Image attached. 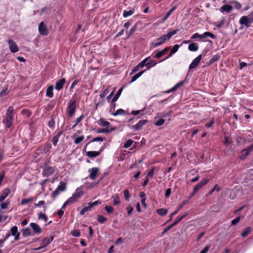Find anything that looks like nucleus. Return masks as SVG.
I'll return each mask as SVG.
<instances>
[{
  "label": "nucleus",
  "instance_id": "1a4fd4ad",
  "mask_svg": "<svg viewBox=\"0 0 253 253\" xmlns=\"http://www.w3.org/2000/svg\"><path fill=\"white\" fill-rule=\"evenodd\" d=\"M99 171V169L97 167L89 169H88V172H89V178L92 180H95L97 177Z\"/></svg>",
  "mask_w": 253,
  "mask_h": 253
},
{
  "label": "nucleus",
  "instance_id": "20e7f679",
  "mask_svg": "<svg viewBox=\"0 0 253 253\" xmlns=\"http://www.w3.org/2000/svg\"><path fill=\"white\" fill-rule=\"evenodd\" d=\"M205 53H203L198 55L196 58H195L190 64L189 66V69L191 70L196 68L198 67L202 58L205 56Z\"/></svg>",
  "mask_w": 253,
  "mask_h": 253
},
{
  "label": "nucleus",
  "instance_id": "5701e85b",
  "mask_svg": "<svg viewBox=\"0 0 253 253\" xmlns=\"http://www.w3.org/2000/svg\"><path fill=\"white\" fill-rule=\"evenodd\" d=\"M232 9V6L230 5L226 4L222 6L220 8V11L222 12H226L227 13L230 12Z\"/></svg>",
  "mask_w": 253,
  "mask_h": 253
},
{
  "label": "nucleus",
  "instance_id": "ddd939ff",
  "mask_svg": "<svg viewBox=\"0 0 253 253\" xmlns=\"http://www.w3.org/2000/svg\"><path fill=\"white\" fill-rule=\"evenodd\" d=\"M103 148H101L99 151H90L86 153V155L90 158H93L98 156L103 151Z\"/></svg>",
  "mask_w": 253,
  "mask_h": 253
},
{
  "label": "nucleus",
  "instance_id": "c756f323",
  "mask_svg": "<svg viewBox=\"0 0 253 253\" xmlns=\"http://www.w3.org/2000/svg\"><path fill=\"white\" fill-rule=\"evenodd\" d=\"M134 12V9H130L129 10H124L123 12V16L125 18L132 15Z\"/></svg>",
  "mask_w": 253,
  "mask_h": 253
},
{
  "label": "nucleus",
  "instance_id": "6e6d98bb",
  "mask_svg": "<svg viewBox=\"0 0 253 253\" xmlns=\"http://www.w3.org/2000/svg\"><path fill=\"white\" fill-rule=\"evenodd\" d=\"M8 93V89L7 87L3 88L0 92V97L6 95Z\"/></svg>",
  "mask_w": 253,
  "mask_h": 253
},
{
  "label": "nucleus",
  "instance_id": "338daca9",
  "mask_svg": "<svg viewBox=\"0 0 253 253\" xmlns=\"http://www.w3.org/2000/svg\"><path fill=\"white\" fill-rule=\"evenodd\" d=\"M154 169L152 168L148 171L146 176H147V177H152L154 175Z\"/></svg>",
  "mask_w": 253,
  "mask_h": 253
},
{
  "label": "nucleus",
  "instance_id": "aec40b11",
  "mask_svg": "<svg viewBox=\"0 0 253 253\" xmlns=\"http://www.w3.org/2000/svg\"><path fill=\"white\" fill-rule=\"evenodd\" d=\"M179 45L178 44H175L172 49L171 50V51H170L169 53V54L168 56L165 58V59H162L161 61H160V62H162V61H164L165 59H168L170 57H171L173 54H174L175 53H176L179 47Z\"/></svg>",
  "mask_w": 253,
  "mask_h": 253
},
{
  "label": "nucleus",
  "instance_id": "473e14b6",
  "mask_svg": "<svg viewBox=\"0 0 253 253\" xmlns=\"http://www.w3.org/2000/svg\"><path fill=\"white\" fill-rule=\"evenodd\" d=\"M112 199H113V204L114 205H119L121 203V201L120 200L119 197L118 195L116 194L112 196Z\"/></svg>",
  "mask_w": 253,
  "mask_h": 253
},
{
  "label": "nucleus",
  "instance_id": "052dcab7",
  "mask_svg": "<svg viewBox=\"0 0 253 253\" xmlns=\"http://www.w3.org/2000/svg\"><path fill=\"white\" fill-rule=\"evenodd\" d=\"M142 68V66H140V64L139 63L137 66H136L134 69L132 70L131 73H130V75L132 74H133L136 72H137L138 70H139L140 69Z\"/></svg>",
  "mask_w": 253,
  "mask_h": 253
},
{
  "label": "nucleus",
  "instance_id": "4c0bfd02",
  "mask_svg": "<svg viewBox=\"0 0 253 253\" xmlns=\"http://www.w3.org/2000/svg\"><path fill=\"white\" fill-rule=\"evenodd\" d=\"M38 215L39 219H43L45 222L47 221L48 218L45 214L42 212H39Z\"/></svg>",
  "mask_w": 253,
  "mask_h": 253
},
{
  "label": "nucleus",
  "instance_id": "bb28decb",
  "mask_svg": "<svg viewBox=\"0 0 253 253\" xmlns=\"http://www.w3.org/2000/svg\"><path fill=\"white\" fill-rule=\"evenodd\" d=\"M62 132L61 131L59 132L55 136H54L52 139V142L53 145L55 146L57 145V143L58 141L59 138L61 135Z\"/></svg>",
  "mask_w": 253,
  "mask_h": 253
},
{
  "label": "nucleus",
  "instance_id": "79ce46f5",
  "mask_svg": "<svg viewBox=\"0 0 253 253\" xmlns=\"http://www.w3.org/2000/svg\"><path fill=\"white\" fill-rule=\"evenodd\" d=\"M230 3L233 4L235 8L237 9H240L242 7V5L238 1H232Z\"/></svg>",
  "mask_w": 253,
  "mask_h": 253
},
{
  "label": "nucleus",
  "instance_id": "72a5a7b5",
  "mask_svg": "<svg viewBox=\"0 0 253 253\" xmlns=\"http://www.w3.org/2000/svg\"><path fill=\"white\" fill-rule=\"evenodd\" d=\"M176 8L177 7L175 6L171 8L165 16L163 19V21L167 20L169 18V17L171 14V13L176 9Z\"/></svg>",
  "mask_w": 253,
  "mask_h": 253
},
{
  "label": "nucleus",
  "instance_id": "393cba45",
  "mask_svg": "<svg viewBox=\"0 0 253 253\" xmlns=\"http://www.w3.org/2000/svg\"><path fill=\"white\" fill-rule=\"evenodd\" d=\"M53 86L52 85L49 86L46 91V96L49 98H52L53 96Z\"/></svg>",
  "mask_w": 253,
  "mask_h": 253
},
{
  "label": "nucleus",
  "instance_id": "0e129e2a",
  "mask_svg": "<svg viewBox=\"0 0 253 253\" xmlns=\"http://www.w3.org/2000/svg\"><path fill=\"white\" fill-rule=\"evenodd\" d=\"M107 93H108V89L106 88L103 91L100 92V93L99 94V96L102 98H104L107 95Z\"/></svg>",
  "mask_w": 253,
  "mask_h": 253
},
{
  "label": "nucleus",
  "instance_id": "8fccbe9b",
  "mask_svg": "<svg viewBox=\"0 0 253 253\" xmlns=\"http://www.w3.org/2000/svg\"><path fill=\"white\" fill-rule=\"evenodd\" d=\"M10 202L9 201H6L5 202H1L0 204V208L1 209H6L7 208V206L9 205Z\"/></svg>",
  "mask_w": 253,
  "mask_h": 253
},
{
  "label": "nucleus",
  "instance_id": "58836bf2",
  "mask_svg": "<svg viewBox=\"0 0 253 253\" xmlns=\"http://www.w3.org/2000/svg\"><path fill=\"white\" fill-rule=\"evenodd\" d=\"M219 58V55H218L217 54H215L214 55L209 61V63H208V65H211V64H212L213 63H214V62L217 61L218 60V59Z\"/></svg>",
  "mask_w": 253,
  "mask_h": 253
},
{
  "label": "nucleus",
  "instance_id": "37998d69",
  "mask_svg": "<svg viewBox=\"0 0 253 253\" xmlns=\"http://www.w3.org/2000/svg\"><path fill=\"white\" fill-rule=\"evenodd\" d=\"M136 25L135 24L134 26H133V27H131V28L129 30V32H128L127 33V37H129L130 36H131L132 35H133L134 34V33L135 32V31H136Z\"/></svg>",
  "mask_w": 253,
  "mask_h": 253
},
{
  "label": "nucleus",
  "instance_id": "de8ad7c7",
  "mask_svg": "<svg viewBox=\"0 0 253 253\" xmlns=\"http://www.w3.org/2000/svg\"><path fill=\"white\" fill-rule=\"evenodd\" d=\"M61 192V191H60L59 190H58V189L56 188V189L51 193V196L53 199L54 200L55 199Z\"/></svg>",
  "mask_w": 253,
  "mask_h": 253
},
{
  "label": "nucleus",
  "instance_id": "c03bdc74",
  "mask_svg": "<svg viewBox=\"0 0 253 253\" xmlns=\"http://www.w3.org/2000/svg\"><path fill=\"white\" fill-rule=\"evenodd\" d=\"M23 234L24 236L27 237L32 235L30 229L26 228L25 229H23Z\"/></svg>",
  "mask_w": 253,
  "mask_h": 253
},
{
  "label": "nucleus",
  "instance_id": "4d7b16f0",
  "mask_svg": "<svg viewBox=\"0 0 253 253\" xmlns=\"http://www.w3.org/2000/svg\"><path fill=\"white\" fill-rule=\"evenodd\" d=\"M104 209L108 213H112L114 211V208L110 206H105Z\"/></svg>",
  "mask_w": 253,
  "mask_h": 253
},
{
  "label": "nucleus",
  "instance_id": "ea45409f",
  "mask_svg": "<svg viewBox=\"0 0 253 253\" xmlns=\"http://www.w3.org/2000/svg\"><path fill=\"white\" fill-rule=\"evenodd\" d=\"M122 90H123V88H120L118 91L117 93L115 95V96L112 98V102H115L118 100V99L119 98V96H120V95L122 92Z\"/></svg>",
  "mask_w": 253,
  "mask_h": 253
},
{
  "label": "nucleus",
  "instance_id": "5fc2aeb1",
  "mask_svg": "<svg viewBox=\"0 0 253 253\" xmlns=\"http://www.w3.org/2000/svg\"><path fill=\"white\" fill-rule=\"evenodd\" d=\"M165 123V120L163 119H160L159 120L155 123V125L156 126H161Z\"/></svg>",
  "mask_w": 253,
  "mask_h": 253
},
{
  "label": "nucleus",
  "instance_id": "774afa93",
  "mask_svg": "<svg viewBox=\"0 0 253 253\" xmlns=\"http://www.w3.org/2000/svg\"><path fill=\"white\" fill-rule=\"evenodd\" d=\"M172 110H169L168 112L165 113L163 112L161 113V117L163 118H166L167 116H169L170 114L172 113Z\"/></svg>",
  "mask_w": 253,
  "mask_h": 253
},
{
  "label": "nucleus",
  "instance_id": "69168bd1",
  "mask_svg": "<svg viewBox=\"0 0 253 253\" xmlns=\"http://www.w3.org/2000/svg\"><path fill=\"white\" fill-rule=\"evenodd\" d=\"M80 232L78 230H74L72 232V235L74 237H78L80 236Z\"/></svg>",
  "mask_w": 253,
  "mask_h": 253
},
{
  "label": "nucleus",
  "instance_id": "7ed1b4c3",
  "mask_svg": "<svg viewBox=\"0 0 253 253\" xmlns=\"http://www.w3.org/2000/svg\"><path fill=\"white\" fill-rule=\"evenodd\" d=\"M55 171V169L47 165L45 163L43 165L42 175L44 176H49L52 175Z\"/></svg>",
  "mask_w": 253,
  "mask_h": 253
},
{
  "label": "nucleus",
  "instance_id": "e433bc0d",
  "mask_svg": "<svg viewBox=\"0 0 253 253\" xmlns=\"http://www.w3.org/2000/svg\"><path fill=\"white\" fill-rule=\"evenodd\" d=\"M145 71V70L141 71L139 72L138 73L135 75L132 78L131 83L134 82L138 78H139Z\"/></svg>",
  "mask_w": 253,
  "mask_h": 253
},
{
  "label": "nucleus",
  "instance_id": "4be33fe9",
  "mask_svg": "<svg viewBox=\"0 0 253 253\" xmlns=\"http://www.w3.org/2000/svg\"><path fill=\"white\" fill-rule=\"evenodd\" d=\"M170 38H171L168 33L167 35H165L158 38V40H161L162 42H161L159 43L158 44H157V45H162L164 42H165L169 40Z\"/></svg>",
  "mask_w": 253,
  "mask_h": 253
},
{
  "label": "nucleus",
  "instance_id": "13d9d810",
  "mask_svg": "<svg viewBox=\"0 0 253 253\" xmlns=\"http://www.w3.org/2000/svg\"><path fill=\"white\" fill-rule=\"evenodd\" d=\"M51 148V145L50 144L45 145L43 148V151L44 153L48 152L50 148Z\"/></svg>",
  "mask_w": 253,
  "mask_h": 253
},
{
  "label": "nucleus",
  "instance_id": "f03ea898",
  "mask_svg": "<svg viewBox=\"0 0 253 253\" xmlns=\"http://www.w3.org/2000/svg\"><path fill=\"white\" fill-rule=\"evenodd\" d=\"M76 109V102L74 99H71L68 104L67 111L68 116L72 117L74 114Z\"/></svg>",
  "mask_w": 253,
  "mask_h": 253
},
{
  "label": "nucleus",
  "instance_id": "9b49d317",
  "mask_svg": "<svg viewBox=\"0 0 253 253\" xmlns=\"http://www.w3.org/2000/svg\"><path fill=\"white\" fill-rule=\"evenodd\" d=\"M39 33L43 36H46L48 34V31L46 27L44 25L43 22H41L39 25Z\"/></svg>",
  "mask_w": 253,
  "mask_h": 253
},
{
  "label": "nucleus",
  "instance_id": "f3484780",
  "mask_svg": "<svg viewBox=\"0 0 253 253\" xmlns=\"http://www.w3.org/2000/svg\"><path fill=\"white\" fill-rule=\"evenodd\" d=\"M65 83V79L64 78L61 79L56 83L55 88L57 90H60L63 88Z\"/></svg>",
  "mask_w": 253,
  "mask_h": 253
},
{
  "label": "nucleus",
  "instance_id": "f8f14e48",
  "mask_svg": "<svg viewBox=\"0 0 253 253\" xmlns=\"http://www.w3.org/2000/svg\"><path fill=\"white\" fill-rule=\"evenodd\" d=\"M30 226L32 228L34 234H40L42 233L41 228L37 223L32 222L30 224Z\"/></svg>",
  "mask_w": 253,
  "mask_h": 253
},
{
  "label": "nucleus",
  "instance_id": "603ef678",
  "mask_svg": "<svg viewBox=\"0 0 253 253\" xmlns=\"http://www.w3.org/2000/svg\"><path fill=\"white\" fill-rule=\"evenodd\" d=\"M124 197H125V200L126 201H128L129 199L130 198V195H129V192L128 190L125 189L124 191Z\"/></svg>",
  "mask_w": 253,
  "mask_h": 253
},
{
  "label": "nucleus",
  "instance_id": "2f4dec72",
  "mask_svg": "<svg viewBox=\"0 0 253 253\" xmlns=\"http://www.w3.org/2000/svg\"><path fill=\"white\" fill-rule=\"evenodd\" d=\"M249 155V154L247 152L246 150L243 149L241 152V155L239 156V158L241 160H244Z\"/></svg>",
  "mask_w": 253,
  "mask_h": 253
},
{
  "label": "nucleus",
  "instance_id": "f704fd0d",
  "mask_svg": "<svg viewBox=\"0 0 253 253\" xmlns=\"http://www.w3.org/2000/svg\"><path fill=\"white\" fill-rule=\"evenodd\" d=\"M149 58H150V56L148 57L145 58L142 61H141L139 63L140 66H142V67L143 68L144 66H149L148 62V60H149Z\"/></svg>",
  "mask_w": 253,
  "mask_h": 253
},
{
  "label": "nucleus",
  "instance_id": "09e8293b",
  "mask_svg": "<svg viewBox=\"0 0 253 253\" xmlns=\"http://www.w3.org/2000/svg\"><path fill=\"white\" fill-rule=\"evenodd\" d=\"M133 143V141L131 139H128L127 141L125 143L124 147L125 148H128L131 146L132 143Z\"/></svg>",
  "mask_w": 253,
  "mask_h": 253
},
{
  "label": "nucleus",
  "instance_id": "49530a36",
  "mask_svg": "<svg viewBox=\"0 0 253 253\" xmlns=\"http://www.w3.org/2000/svg\"><path fill=\"white\" fill-rule=\"evenodd\" d=\"M97 220L100 223H103L107 221V218L104 217L103 215H98L97 216Z\"/></svg>",
  "mask_w": 253,
  "mask_h": 253
},
{
  "label": "nucleus",
  "instance_id": "0eeeda50",
  "mask_svg": "<svg viewBox=\"0 0 253 253\" xmlns=\"http://www.w3.org/2000/svg\"><path fill=\"white\" fill-rule=\"evenodd\" d=\"M187 214L185 213L181 216H178L174 221L171 224L169 225L167 228H166L163 232V234H164L169 231L172 227L176 225L179 222H180Z\"/></svg>",
  "mask_w": 253,
  "mask_h": 253
},
{
  "label": "nucleus",
  "instance_id": "a19ab883",
  "mask_svg": "<svg viewBox=\"0 0 253 253\" xmlns=\"http://www.w3.org/2000/svg\"><path fill=\"white\" fill-rule=\"evenodd\" d=\"M125 111L122 109H119L117 110L115 113L113 114V115L115 116L120 115H125Z\"/></svg>",
  "mask_w": 253,
  "mask_h": 253
},
{
  "label": "nucleus",
  "instance_id": "a18cd8bd",
  "mask_svg": "<svg viewBox=\"0 0 253 253\" xmlns=\"http://www.w3.org/2000/svg\"><path fill=\"white\" fill-rule=\"evenodd\" d=\"M34 200L33 198H30L29 199H24L21 201V205H24L28 204L29 202H32Z\"/></svg>",
  "mask_w": 253,
  "mask_h": 253
},
{
  "label": "nucleus",
  "instance_id": "423d86ee",
  "mask_svg": "<svg viewBox=\"0 0 253 253\" xmlns=\"http://www.w3.org/2000/svg\"><path fill=\"white\" fill-rule=\"evenodd\" d=\"M250 16H243L241 17L239 20V23L241 25H245L247 28L251 26L252 23L251 18Z\"/></svg>",
  "mask_w": 253,
  "mask_h": 253
},
{
  "label": "nucleus",
  "instance_id": "dca6fc26",
  "mask_svg": "<svg viewBox=\"0 0 253 253\" xmlns=\"http://www.w3.org/2000/svg\"><path fill=\"white\" fill-rule=\"evenodd\" d=\"M76 199H79L84 195V192L81 187H78L72 195Z\"/></svg>",
  "mask_w": 253,
  "mask_h": 253
},
{
  "label": "nucleus",
  "instance_id": "9d476101",
  "mask_svg": "<svg viewBox=\"0 0 253 253\" xmlns=\"http://www.w3.org/2000/svg\"><path fill=\"white\" fill-rule=\"evenodd\" d=\"M209 182V179L208 178H205L201 182H200L198 184L195 186L193 188V191L194 192H197L202 187L205 185Z\"/></svg>",
  "mask_w": 253,
  "mask_h": 253
},
{
  "label": "nucleus",
  "instance_id": "864d4df0",
  "mask_svg": "<svg viewBox=\"0 0 253 253\" xmlns=\"http://www.w3.org/2000/svg\"><path fill=\"white\" fill-rule=\"evenodd\" d=\"M76 199L73 195L70 197L66 201L69 204H74L76 202Z\"/></svg>",
  "mask_w": 253,
  "mask_h": 253
},
{
  "label": "nucleus",
  "instance_id": "6e6552de",
  "mask_svg": "<svg viewBox=\"0 0 253 253\" xmlns=\"http://www.w3.org/2000/svg\"><path fill=\"white\" fill-rule=\"evenodd\" d=\"M7 42L9 45V48L11 52L15 53L19 51L18 45L13 40H8Z\"/></svg>",
  "mask_w": 253,
  "mask_h": 253
},
{
  "label": "nucleus",
  "instance_id": "b1692460",
  "mask_svg": "<svg viewBox=\"0 0 253 253\" xmlns=\"http://www.w3.org/2000/svg\"><path fill=\"white\" fill-rule=\"evenodd\" d=\"M188 48L190 51H196L199 48L198 44L195 42L191 43L189 45Z\"/></svg>",
  "mask_w": 253,
  "mask_h": 253
},
{
  "label": "nucleus",
  "instance_id": "7c9ffc66",
  "mask_svg": "<svg viewBox=\"0 0 253 253\" xmlns=\"http://www.w3.org/2000/svg\"><path fill=\"white\" fill-rule=\"evenodd\" d=\"M168 211V210L163 208L159 209L157 210V213L163 216L166 215Z\"/></svg>",
  "mask_w": 253,
  "mask_h": 253
},
{
  "label": "nucleus",
  "instance_id": "680f3d73",
  "mask_svg": "<svg viewBox=\"0 0 253 253\" xmlns=\"http://www.w3.org/2000/svg\"><path fill=\"white\" fill-rule=\"evenodd\" d=\"M240 216L237 217L236 218L233 219L231 221V223L233 225L237 224L240 220Z\"/></svg>",
  "mask_w": 253,
  "mask_h": 253
},
{
  "label": "nucleus",
  "instance_id": "6ab92c4d",
  "mask_svg": "<svg viewBox=\"0 0 253 253\" xmlns=\"http://www.w3.org/2000/svg\"><path fill=\"white\" fill-rule=\"evenodd\" d=\"M185 83V81H181L177 84H176L174 86H173L171 89L165 91L166 93H169L171 92H173L175 91L177 89H178L179 87L182 86Z\"/></svg>",
  "mask_w": 253,
  "mask_h": 253
},
{
  "label": "nucleus",
  "instance_id": "c9c22d12",
  "mask_svg": "<svg viewBox=\"0 0 253 253\" xmlns=\"http://www.w3.org/2000/svg\"><path fill=\"white\" fill-rule=\"evenodd\" d=\"M251 231V228L250 227H247L244 231H242L241 235L243 237H246Z\"/></svg>",
  "mask_w": 253,
  "mask_h": 253
},
{
  "label": "nucleus",
  "instance_id": "39448f33",
  "mask_svg": "<svg viewBox=\"0 0 253 253\" xmlns=\"http://www.w3.org/2000/svg\"><path fill=\"white\" fill-rule=\"evenodd\" d=\"M147 122V120H140L136 125L129 126L131 129L135 131H139L142 129L143 126L146 124Z\"/></svg>",
  "mask_w": 253,
  "mask_h": 253
},
{
  "label": "nucleus",
  "instance_id": "2eb2a0df",
  "mask_svg": "<svg viewBox=\"0 0 253 253\" xmlns=\"http://www.w3.org/2000/svg\"><path fill=\"white\" fill-rule=\"evenodd\" d=\"M11 235L14 236V239L17 241L19 239L20 233L18 231V228L16 226H13L11 229Z\"/></svg>",
  "mask_w": 253,
  "mask_h": 253
},
{
  "label": "nucleus",
  "instance_id": "cd10ccee",
  "mask_svg": "<svg viewBox=\"0 0 253 253\" xmlns=\"http://www.w3.org/2000/svg\"><path fill=\"white\" fill-rule=\"evenodd\" d=\"M115 129L114 128H99L97 130V132L99 133H109Z\"/></svg>",
  "mask_w": 253,
  "mask_h": 253
},
{
  "label": "nucleus",
  "instance_id": "3c124183",
  "mask_svg": "<svg viewBox=\"0 0 253 253\" xmlns=\"http://www.w3.org/2000/svg\"><path fill=\"white\" fill-rule=\"evenodd\" d=\"M84 139V136L83 135L79 136L74 139V143L76 144H79Z\"/></svg>",
  "mask_w": 253,
  "mask_h": 253
},
{
  "label": "nucleus",
  "instance_id": "bf43d9fd",
  "mask_svg": "<svg viewBox=\"0 0 253 253\" xmlns=\"http://www.w3.org/2000/svg\"><path fill=\"white\" fill-rule=\"evenodd\" d=\"M55 121L53 118H52L48 123V126L50 128H54Z\"/></svg>",
  "mask_w": 253,
  "mask_h": 253
},
{
  "label": "nucleus",
  "instance_id": "c85d7f7f",
  "mask_svg": "<svg viewBox=\"0 0 253 253\" xmlns=\"http://www.w3.org/2000/svg\"><path fill=\"white\" fill-rule=\"evenodd\" d=\"M97 124L102 126H107L110 125L109 122L104 120L102 118L100 119L98 121Z\"/></svg>",
  "mask_w": 253,
  "mask_h": 253
},
{
  "label": "nucleus",
  "instance_id": "a211bd4d",
  "mask_svg": "<svg viewBox=\"0 0 253 253\" xmlns=\"http://www.w3.org/2000/svg\"><path fill=\"white\" fill-rule=\"evenodd\" d=\"M10 189L8 188H5L3 190L2 194L0 196V202H3L6 198L10 193Z\"/></svg>",
  "mask_w": 253,
  "mask_h": 253
},
{
  "label": "nucleus",
  "instance_id": "f257e3e1",
  "mask_svg": "<svg viewBox=\"0 0 253 253\" xmlns=\"http://www.w3.org/2000/svg\"><path fill=\"white\" fill-rule=\"evenodd\" d=\"M13 111L14 108L12 106L9 107L7 110L5 117V126L7 128H9L12 125L13 117Z\"/></svg>",
  "mask_w": 253,
  "mask_h": 253
},
{
  "label": "nucleus",
  "instance_id": "412c9836",
  "mask_svg": "<svg viewBox=\"0 0 253 253\" xmlns=\"http://www.w3.org/2000/svg\"><path fill=\"white\" fill-rule=\"evenodd\" d=\"M53 239L54 237L53 236H51L42 239V244L43 247H45L48 245L53 241Z\"/></svg>",
  "mask_w": 253,
  "mask_h": 253
},
{
  "label": "nucleus",
  "instance_id": "4468645a",
  "mask_svg": "<svg viewBox=\"0 0 253 253\" xmlns=\"http://www.w3.org/2000/svg\"><path fill=\"white\" fill-rule=\"evenodd\" d=\"M169 50V47H167L164 48L163 50L158 51L157 53L155 54V53H153L152 55L153 57L155 58H160L162 56L164 55Z\"/></svg>",
  "mask_w": 253,
  "mask_h": 253
},
{
  "label": "nucleus",
  "instance_id": "a878e982",
  "mask_svg": "<svg viewBox=\"0 0 253 253\" xmlns=\"http://www.w3.org/2000/svg\"><path fill=\"white\" fill-rule=\"evenodd\" d=\"M67 187V183L64 181H61L57 188L61 192L65 191Z\"/></svg>",
  "mask_w": 253,
  "mask_h": 253
},
{
  "label": "nucleus",
  "instance_id": "e2e57ef3",
  "mask_svg": "<svg viewBox=\"0 0 253 253\" xmlns=\"http://www.w3.org/2000/svg\"><path fill=\"white\" fill-rule=\"evenodd\" d=\"M142 111H143V110H134V111H132L131 112V114L133 115H137L140 114V116H142V115H143V113H141Z\"/></svg>",
  "mask_w": 253,
  "mask_h": 253
}]
</instances>
